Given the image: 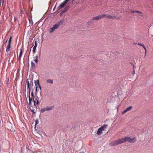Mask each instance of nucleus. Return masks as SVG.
Returning <instances> with one entry per match:
<instances>
[{
	"mask_svg": "<svg viewBox=\"0 0 153 153\" xmlns=\"http://www.w3.org/2000/svg\"><path fill=\"white\" fill-rule=\"evenodd\" d=\"M63 22V20H61L59 22H58L56 24L53 25L52 27L49 29V32L50 33L53 32L56 29L58 28L60 25V23Z\"/></svg>",
	"mask_w": 153,
	"mask_h": 153,
	"instance_id": "1",
	"label": "nucleus"
},
{
	"mask_svg": "<svg viewBox=\"0 0 153 153\" xmlns=\"http://www.w3.org/2000/svg\"><path fill=\"white\" fill-rule=\"evenodd\" d=\"M122 139L123 143L128 142L131 143H133L136 141V139L135 137L131 138L128 137H126L122 138Z\"/></svg>",
	"mask_w": 153,
	"mask_h": 153,
	"instance_id": "2",
	"label": "nucleus"
},
{
	"mask_svg": "<svg viewBox=\"0 0 153 153\" xmlns=\"http://www.w3.org/2000/svg\"><path fill=\"white\" fill-rule=\"evenodd\" d=\"M29 79H27V89H31L30 86H32L33 85V78H30L29 79L30 81H28Z\"/></svg>",
	"mask_w": 153,
	"mask_h": 153,
	"instance_id": "3",
	"label": "nucleus"
},
{
	"mask_svg": "<svg viewBox=\"0 0 153 153\" xmlns=\"http://www.w3.org/2000/svg\"><path fill=\"white\" fill-rule=\"evenodd\" d=\"M54 106H51L50 107L47 106L45 107L42 108L40 110V112L41 113H43L46 111H49L51 110L53 108Z\"/></svg>",
	"mask_w": 153,
	"mask_h": 153,
	"instance_id": "4",
	"label": "nucleus"
},
{
	"mask_svg": "<svg viewBox=\"0 0 153 153\" xmlns=\"http://www.w3.org/2000/svg\"><path fill=\"white\" fill-rule=\"evenodd\" d=\"M69 0H65L61 3L59 6L58 7V10H60L63 8Z\"/></svg>",
	"mask_w": 153,
	"mask_h": 153,
	"instance_id": "5",
	"label": "nucleus"
},
{
	"mask_svg": "<svg viewBox=\"0 0 153 153\" xmlns=\"http://www.w3.org/2000/svg\"><path fill=\"white\" fill-rule=\"evenodd\" d=\"M116 146L121 144L123 143L122 138L117 140L114 141Z\"/></svg>",
	"mask_w": 153,
	"mask_h": 153,
	"instance_id": "6",
	"label": "nucleus"
},
{
	"mask_svg": "<svg viewBox=\"0 0 153 153\" xmlns=\"http://www.w3.org/2000/svg\"><path fill=\"white\" fill-rule=\"evenodd\" d=\"M69 6H66L65 7V8L62 10L61 12L60 13V16H62V15L63 14V13H65L69 9Z\"/></svg>",
	"mask_w": 153,
	"mask_h": 153,
	"instance_id": "7",
	"label": "nucleus"
},
{
	"mask_svg": "<svg viewBox=\"0 0 153 153\" xmlns=\"http://www.w3.org/2000/svg\"><path fill=\"white\" fill-rule=\"evenodd\" d=\"M132 106H129L126 109H125L124 111H123L122 112V114H124L126 112H127V111H129L131 110V109L132 108Z\"/></svg>",
	"mask_w": 153,
	"mask_h": 153,
	"instance_id": "8",
	"label": "nucleus"
},
{
	"mask_svg": "<svg viewBox=\"0 0 153 153\" xmlns=\"http://www.w3.org/2000/svg\"><path fill=\"white\" fill-rule=\"evenodd\" d=\"M107 18H108L109 19H117L116 18V17L114 16H112L111 15H107Z\"/></svg>",
	"mask_w": 153,
	"mask_h": 153,
	"instance_id": "9",
	"label": "nucleus"
},
{
	"mask_svg": "<svg viewBox=\"0 0 153 153\" xmlns=\"http://www.w3.org/2000/svg\"><path fill=\"white\" fill-rule=\"evenodd\" d=\"M108 125L105 124L103 125L102 126L99 128L102 131L105 130V129L107 127Z\"/></svg>",
	"mask_w": 153,
	"mask_h": 153,
	"instance_id": "10",
	"label": "nucleus"
},
{
	"mask_svg": "<svg viewBox=\"0 0 153 153\" xmlns=\"http://www.w3.org/2000/svg\"><path fill=\"white\" fill-rule=\"evenodd\" d=\"M138 45L142 46L143 47V48L145 50V56L146 55V48L145 47V46H144V45L143 44H141V43L140 42H138Z\"/></svg>",
	"mask_w": 153,
	"mask_h": 153,
	"instance_id": "11",
	"label": "nucleus"
},
{
	"mask_svg": "<svg viewBox=\"0 0 153 153\" xmlns=\"http://www.w3.org/2000/svg\"><path fill=\"white\" fill-rule=\"evenodd\" d=\"M36 65L32 61L31 63V69H35L36 68Z\"/></svg>",
	"mask_w": 153,
	"mask_h": 153,
	"instance_id": "12",
	"label": "nucleus"
},
{
	"mask_svg": "<svg viewBox=\"0 0 153 153\" xmlns=\"http://www.w3.org/2000/svg\"><path fill=\"white\" fill-rule=\"evenodd\" d=\"M35 100L36 102V103L37 104H39L40 103L39 98L37 95L36 96V98Z\"/></svg>",
	"mask_w": 153,
	"mask_h": 153,
	"instance_id": "13",
	"label": "nucleus"
},
{
	"mask_svg": "<svg viewBox=\"0 0 153 153\" xmlns=\"http://www.w3.org/2000/svg\"><path fill=\"white\" fill-rule=\"evenodd\" d=\"M101 19L100 16H98L96 17H95L92 19L93 20H98Z\"/></svg>",
	"mask_w": 153,
	"mask_h": 153,
	"instance_id": "14",
	"label": "nucleus"
},
{
	"mask_svg": "<svg viewBox=\"0 0 153 153\" xmlns=\"http://www.w3.org/2000/svg\"><path fill=\"white\" fill-rule=\"evenodd\" d=\"M109 145L111 146H116L114 141L110 142L109 144Z\"/></svg>",
	"mask_w": 153,
	"mask_h": 153,
	"instance_id": "15",
	"label": "nucleus"
},
{
	"mask_svg": "<svg viewBox=\"0 0 153 153\" xmlns=\"http://www.w3.org/2000/svg\"><path fill=\"white\" fill-rule=\"evenodd\" d=\"M107 15L105 14L101 15L100 16V19H103V18H107Z\"/></svg>",
	"mask_w": 153,
	"mask_h": 153,
	"instance_id": "16",
	"label": "nucleus"
},
{
	"mask_svg": "<svg viewBox=\"0 0 153 153\" xmlns=\"http://www.w3.org/2000/svg\"><path fill=\"white\" fill-rule=\"evenodd\" d=\"M47 82L48 83L52 84L53 83V80L52 79H48L47 80Z\"/></svg>",
	"mask_w": 153,
	"mask_h": 153,
	"instance_id": "17",
	"label": "nucleus"
},
{
	"mask_svg": "<svg viewBox=\"0 0 153 153\" xmlns=\"http://www.w3.org/2000/svg\"><path fill=\"white\" fill-rule=\"evenodd\" d=\"M35 85L37 86V85H39V81L38 80H35Z\"/></svg>",
	"mask_w": 153,
	"mask_h": 153,
	"instance_id": "18",
	"label": "nucleus"
},
{
	"mask_svg": "<svg viewBox=\"0 0 153 153\" xmlns=\"http://www.w3.org/2000/svg\"><path fill=\"white\" fill-rule=\"evenodd\" d=\"M102 131L99 128L98 129L97 134V135H100L102 133Z\"/></svg>",
	"mask_w": 153,
	"mask_h": 153,
	"instance_id": "19",
	"label": "nucleus"
},
{
	"mask_svg": "<svg viewBox=\"0 0 153 153\" xmlns=\"http://www.w3.org/2000/svg\"><path fill=\"white\" fill-rule=\"evenodd\" d=\"M30 90L31 89H27V96H28L29 98L30 97Z\"/></svg>",
	"mask_w": 153,
	"mask_h": 153,
	"instance_id": "20",
	"label": "nucleus"
},
{
	"mask_svg": "<svg viewBox=\"0 0 153 153\" xmlns=\"http://www.w3.org/2000/svg\"><path fill=\"white\" fill-rule=\"evenodd\" d=\"M33 90H34L33 89V90L31 92V95L32 97V99H33H33H34V94L33 92Z\"/></svg>",
	"mask_w": 153,
	"mask_h": 153,
	"instance_id": "21",
	"label": "nucleus"
},
{
	"mask_svg": "<svg viewBox=\"0 0 153 153\" xmlns=\"http://www.w3.org/2000/svg\"><path fill=\"white\" fill-rule=\"evenodd\" d=\"M23 51L22 50V49H20V54H19V56H20V57H22V54H23Z\"/></svg>",
	"mask_w": 153,
	"mask_h": 153,
	"instance_id": "22",
	"label": "nucleus"
},
{
	"mask_svg": "<svg viewBox=\"0 0 153 153\" xmlns=\"http://www.w3.org/2000/svg\"><path fill=\"white\" fill-rule=\"evenodd\" d=\"M135 11H136V12H137V13H140V15H141V16H142V15H143V13L139 11L135 10Z\"/></svg>",
	"mask_w": 153,
	"mask_h": 153,
	"instance_id": "23",
	"label": "nucleus"
},
{
	"mask_svg": "<svg viewBox=\"0 0 153 153\" xmlns=\"http://www.w3.org/2000/svg\"><path fill=\"white\" fill-rule=\"evenodd\" d=\"M33 102H34V105L36 107V108H37V105H38L39 104L36 103V102L35 100L34 99L33 100Z\"/></svg>",
	"mask_w": 153,
	"mask_h": 153,
	"instance_id": "24",
	"label": "nucleus"
},
{
	"mask_svg": "<svg viewBox=\"0 0 153 153\" xmlns=\"http://www.w3.org/2000/svg\"><path fill=\"white\" fill-rule=\"evenodd\" d=\"M32 100V98H31L30 97V98H29V105H30L31 104V101Z\"/></svg>",
	"mask_w": 153,
	"mask_h": 153,
	"instance_id": "25",
	"label": "nucleus"
},
{
	"mask_svg": "<svg viewBox=\"0 0 153 153\" xmlns=\"http://www.w3.org/2000/svg\"><path fill=\"white\" fill-rule=\"evenodd\" d=\"M36 47H33V53H36Z\"/></svg>",
	"mask_w": 153,
	"mask_h": 153,
	"instance_id": "26",
	"label": "nucleus"
},
{
	"mask_svg": "<svg viewBox=\"0 0 153 153\" xmlns=\"http://www.w3.org/2000/svg\"><path fill=\"white\" fill-rule=\"evenodd\" d=\"M38 57V56H36L35 57L36 59H34V61L36 63H37L38 61V59H37Z\"/></svg>",
	"mask_w": 153,
	"mask_h": 153,
	"instance_id": "27",
	"label": "nucleus"
},
{
	"mask_svg": "<svg viewBox=\"0 0 153 153\" xmlns=\"http://www.w3.org/2000/svg\"><path fill=\"white\" fill-rule=\"evenodd\" d=\"M12 39V37L11 36L10 37L9 41H8V43H11V41Z\"/></svg>",
	"mask_w": 153,
	"mask_h": 153,
	"instance_id": "28",
	"label": "nucleus"
},
{
	"mask_svg": "<svg viewBox=\"0 0 153 153\" xmlns=\"http://www.w3.org/2000/svg\"><path fill=\"white\" fill-rule=\"evenodd\" d=\"M37 42L36 41L35 42V45L34 46V47L36 48V47L37 46Z\"/></svg>",
	"mask_w": 153,
	"mask_h": 153,
	"instance_id": "29",
	"label": "nucleus"
},
{
	"mask_svg": "<svg viewBox=\"0 0 153 153\" xmlns=\"http://www.w3.org/2000/svg\"><path fill=\"white\" fill-rule=\"evenodd\" d=\"M11 46V43H8V44L7 45V48H10Z\"/></svg>",
	"mask_w": 153,
	"mask_h": 153,
	"instance_id": "30",
	"label": "nucleus"
},
{
	"mask_svg": "<svg viewBox=\"0 0 153 153\" xmlns=\"http://www.w3.org/2000/svg\"><path fill=\"white\" fill-rule=\"evenodd\" d=\"M39 123V120H36L35 122V126H36Z\"/></svg>",
	"mask_w": 153,
	"mask_h": 153,
	"instance_id": "31",
	"label": "nucleus"
},
{
	"mask_svg": "<svg viewBox=\"0 0 153 153\" xmlns=\"http://www.w3.org/2000/svg\"><path fill=\"white\" fill-rule=\"evenodd\" d=\"M10 48H7L6 49V51L7 52H8L10 51Z\"/></svg>",
	"mask_w": 153,
	"mask_h": 153,
	"instance_id": "32",
	"label": "nucleus"
},
{
	"mask_svg": "<svg viewBox=\"0 0 153 153\" xmlns=\"http://www.w3.org/2000/svg\"><path fill=\"white\" fill-rule=\"evenodd\" d=\"M38 86L40 88V90L41 91L42 90V89H41V85H40V84H39V85H38Z\"/></svg>",
	"mask_w": 153,
	"mask_h": 153,
	"instance_id": "33",
	"label": "nucleus"
},
{
	"mask_svg": "<svg viewBox=\"0 0 153 153\" xmlns=\"http://www.w3.org/2000/svg\"><path fill=\"white\" fill-rule=\"evenodd\" d=\"M38 88V86H36V92H37V88Z\"/></svg>",
	"mask_w": 153,
	"mask_h": 153,
	"instance_id": "34",
	"label": "nucleus"
},
{
	"mask_svg": "<svg viewBox=\"0 0 153 153\" xmlns=\"http://www.w3.org/2000/svg\"><path fill=\"white\" fill-rule=\"evenodd\" d=\"M21 57L19 56V58L18 59V60H20Z\"/></svg>",
	"mask_w": 153,
	"mask_h": 153,
	"instance_id": "35",
	"label": "nucleus"
},
{
	"mask_svg": "<svg viewBox=\"0 0 153 153\" xmlns=\"http://www.w3.org/2000/svg\"><path fill=\"white\" fill-rule=\"evenodd\" d=\"M91 22H88L87 23L88 24V25H89V24H90L91 23Z\"/></svg>",
	"mask_w": 153,
	"mask_h": 153,
	"instance_id": "36",
	"label": "nucleus"
},
{
	"mask_svg": "<svg viewBox=\"0 0 153 153\" xmlns=\"http://www.w3.org/2000/svg\"><path fill=\"white\" fill-rule=\"evenodd\" d=\"M7 41V40L6 41H4V44H5V45H6V43Z\"/></svg>",
	"mask_w": 153,
	"mask_h": 153,
	"instance_id": "37",
	"label": "nucleus"
},
{
	"mask_svg": "<svg viewBox=\"0 0 153 153\" xmlns=\"http://www.w3.org/2000/svg\"><path fill=\"white\" fill-rule=\"evenodd\" d=\"M131 12L132 13H134L136 12V11H134V10H131Z\"/></svg>",
	"mask_w": 153,
	"mask_h": 153,
	"instance_id": "38",
	"label": "nucleus"
},
{
	"mask_svg": "<svg viewBox=\"0 0 153 153\" xmlns=\"http://www.w3.org/2000/svg\"><path fill=\"white\" fill-rule=\"evenodd\" d=\"M32 111L33 112V114H35V112L33 110Z\"/></svg>",
	"mask_w": 153,
	"mask_h": 153,
	"instance_id": "39",
	"label": "nucleus"
},
{
	"mask_svg": "<svg viewBox=\"0 0 153 153\" xmlns=\"http://www.w3.org/2000/svg\"><path fill=\"white\" fill-rule=\"evenodd\" d=\"M40 95L41 96H42V93H41V91L40 92Z\"/></svg>",
	"mask_w": 153,
	"mask_h": 153,
	"instance_id": "40",
	"label": "nucleus"
},
{
	"mask_svg": "<svg viewBox=\"0 0 153 153\" xmlns=\"http://www.w3.org/2000/svg\"><path fill=\"white\" fill-rule=\"evenodd\" d=\"M42 100V97H41V99H40V101H41V100Z\"/></svg>",
	"mask_w": 153,
	"mask_h": 153,
	"instance_id": "41",
	"label": "nucleus"
},
{
	"mask_svg": "<svg viewBox=\"0 0 153 153\" xmlns=\"http://www.w3.org/2000/svg\"><path fill=\"white\" fill-rule=\"evenodd\" d=\"M37 92H35V95H36V96L37 95Z\"/></svg>",
	"mask_w": 153,
	"mask_h": 153,
	"instance_id": "42",
	"label": "nucleus"
},
{
	"mask_svg": "<svg viewBox=\"0 0 153 153\" xmlns=\"http://www.w3.org/2000/svg\"><path fill=\"white\" fill-rule=\"evenodd\" d=\"M41 54V52L39 53V56H40Z\"/></svg>",
	"mask_w": 153,
	"mask_h": 153,
	"instance_id": "43",
	"label": "nucleus"
},
{
	"mask_svg": "<svg viewBox=\"0 0 153 153\" xmlns=\"http://www.w3.org/2000/svg\"><path fill=\"white\" fill-rule=\"evenodd\" d=\"M16 18H14V20H15V21H16Z\"/></svg>",
	"mask_w": 153,
	"mask_h": 153,
	"instance_id": "44",
	"label": "nucleus"
},
{
	"mask_svg": "<svg viewBox=\"0 0 153 153\" xmlns=\"http://www.w3.org/2000/svg\"><path fill=\"white\" fill-rule=\"evenodd\" d=\"M131 64H132L133 65V66L134 67V65L133 64V63H131Z\"/></svg>",
	"mask_w": 153,
	"mask_h": 153,
	"instance_id": "45",
	"label": "nucleus"
},
{
	"mask_svg": "<svg viewBox=\"0 0 153 153\" xmlns=\"http://www.w3.org/2000/svg\"><path fill=\"white\" fill-rule=\"evenodd\" d=\"M74 0H72V1L73 2Z\"/></svg>",
	"mask_w": 153,
	"mask_h": 153,
	"instance_id": "46",
	"label": "nucleus"
},
{
	"mask_svg": "<svg viewBox=\"0 0 153 153\" xmlns=\"http://www.w3.org/2000/svg\"><path fill=\"white\" fill-rule=\"evenodd\" d=\"M34 41H33V43H34Z\"/></svg>",
	"mask_w": 153,
	"mask_h": 153,
	"instance_id": "47",
	"label": "nucleus"
},
{
	"mask_svg": "<svg viewBox=\"0 0 153 153\" xmlns=\"http://www.w3.org/2000/svg\"><path fill=\"white\" fill-rule=\"evenodd\" d=\"M5 39L3 40V41H4Z\"/></svg>",
	"mask_w": 153,
	"mask_h": 153,
	"instance_id": "48",
	"label": "nucleus"
},
{
	"mask_svg": "<svg viewBox=\"0 0 153 153\" xmlns=\"http://www.w3.org/2000/svg\"><path fill=\"white\" fill-rule=\"evenodd\" d=\"M84 153V152H83V153Z\"/></svg>",
	"mask_w": 153,
	"mask_h": 153,
	"instance_id": "49",
	"label": "nucleus"
}]
</instances>
